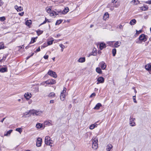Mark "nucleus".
I'll return each mask as SVG.
<instances>
[{
  "instance_id": "obj_1",
  "label": "nucleus",
  "mask_w": 151,
  "mask_h": 151,
  "mask_svg": "<svg viewBox=\"0 0 151 151\" xmlns=\"http://www.w3.org/2000/svg\"><path fill=\"white\" fill-rule=\"evenodd\" d=\"M53 141L51 140V138L49 136H46L45 138V144L48 145L51 147L52 146V144L53 143Z\"/></svg>"
},
{
  "instance_id": "obj_2",
  "label": "nucleus",
  "mask_w": 151,
  "mask_h": 151,
  "mask_svg": "<svg viewBox=\"0 0 151 151\" xmlns=\"http://www.w3.org/2000/svg\"><path fill=\"white\" fill-rule=\"evenodd\" d=\"M92 147L95 150L98 147V140L96 137H95L92 139Z\"/></svg>"
},
{
  "instance_id": "obj_3",
  "label": "nucleus",
  "mask_w": 151,
  "mask_h": 151,
  "mask_svg": "<svg viewBox=\"0 0 151 151\" xmlns=\"http://www.w3.org/2000/svg\"><path fill=\"white\" fill-rule=\"evenodd\" d=\"M30 112L33 115H41L42 114L43 112L40 111H38L32 109L30 110Z\"/></svg>"
},
{
  "instance_id": "obj_4",
  "label": "nucleus",
  "mask_w": 151,
  "mask_h": 151,
  "mask_svg": "<svg viewBox=\"0 0 151 151\" xmlns=\"http://www.w3.org/2000/svg\"><path fill=\"white\" fill-rule=\"evenodd\" d=\"M61 10L60 9H54L52 11L51 13H50V16H56L59 15V14H61Z\"/></svg>"
},
{
  "instance_id": "obj_5",
  "label": "nucleus",
  "mask_w": 151,
  "mask_h": 151,
  "mask_svg": "<svg viewBox=\"0 0 151 151\" xmlns=\"http://www.w3.org/2000/svg\"><path fill=\"white\" fill-rule=\"evenodd\" d=\"M147 36L144 34H141L139 37V40L144 42L147 41Z\"/></svg>"
},
{
  "instance_id": "obj_6",
  "label": "nucleus",
  "mask_w": 151,
  "mask_h": 151,
  "mask_svg": "<svg viewBox=\"0 0 151 151\" xmlns=\"http://www.w3.org/2000/svg\"><path fill=\"white\" fill-rule=\"evenodd\" d=\"M47 74L48 75L55 78H56L57 77L56 73L51 70H49Z\"/></svg>"
},
{
  "instance_id": "obj_7",
  "label": "nucleus",
  "mask_w": 151,
  "mask_h": 151,
  "mask_svg": "<svg viewBox=\"0 0 151 151\" xmlns=\"http://www.w3.org/2000/svg\"><path fill=\"white\" fill-rule=\"evenodd\" d=\"M45 83L47 84L52 85L55 83L56 81L53 79H49L45 81Z\"/></svg>"
},
{
  "instance_id": "obj_8",
  "label": "nucleus",
  "mask_w": 151,
  "mask_h": 151,
  "mask_svg": "<svg viewBox=\"0 0 151 151\" xmlns=\"http://www.w3.org/2000/svg\"><path fill=\"white\" fill-rule=\"evenodd\" d=\"M97 82L96 83L97 84H99L100 83H103L104 81V79L102 77H99L97 79Z\"/></svg>"
},
{
  "instance_id": "obj_9",
  "label": "nucleus",
  "mask_w": 151,
  "mask_h": 151,
  "mask_svg": "<svg viewBox=\"0 0 151 151\" xmlns=\"http://www.w3.org/2000/svg\"><path fill=\"white\" fill-rule=\"evenodd\" d=\"M24 96L26 100H28L31 98L32 95L30 93L27 92L24 94Z\"/></svg>"
},
{
  "instance_id": "obj_10",
  "label": "nucleus",
  "mask_w": 151,
  "mask_h": 151,
  "mask_svg": "<svg viewBox=\"0 0 151 151\" xmlns=\"http://www.w3.org/2000/svg\"><path fill=\"white\" fill-rule=\"evenodd\" d=\"M99 65L102 70H105L106 67V64L104 61H101L100 62Z\"/></svg>"
},
{
  "instance_id": "obj_11",
  "label": "nucleus",
  "mask_w": 151,
  "mask_h": 151,
  "mask_svg": "<svg viewBox=\"0 0 151 151\" xmlns=\"http://www.w3.org/2000/svg\"><path fill=\"white\" fill-rule=\"evenodd\" d=\"M135 118L130 117L129 124L131 126L133 127L136 125V124L134 122Z\"/></svg>"
},
{
  "instance_id": "obj_12",
  "label": "nucleus",
  "mask_w": 151,
  "mask_h": 151,
  "mask_svg": "<svg viewBox=\"0 0 151 151\" xmlns=\"http://www.w3.org/2000/svg\"><path fill=\"white\" fill-rule=\"evenodd\" d=\"M42 141V139L39 137L37 139L36 142V146L38 147H40L41 145V142Z\"/></svg>"
},
{
  "instance_id": "obj_13",
  "label": "nucleus",
  "mask_w": 151,
  "mask_h": 151,
  "mask_svg": "<svg viewBox=\"0 0 151 151\" xmlns=\"http://www.w3.org/2000/svg\"><path fill=\"white\" fill-rule=\"evenodd\" d=\"M32 114L30 113V110L28 112H26L23 114V117L24 118H26L27 117H29Z\"/></svg>"
},
{
  "instance_id": "obj_14",
  "label": "nucleus",
  "mask_w": 151,
  "mask_h": 151,
  "mask_svg": "<svg viewBox=\"0 0 151 151\" xmlns=\"http://www.w3.org/2000/svg\"><path fill=\"white\" fill-rule=\"evenodd\" d=\"M106 47V44L103 42H101L99 43V49L101 50H102Z\"/></svg>"
},
{
  "instance_id": "obj_15",
  "label": "nucleus",
  "mask_w": 151,
  "mask_h": 151,
  "mask_svg": "<svg viewBox=\"0 0 151 151\" xmlns=\"http://www.w3.org/2000/svg\"><path fill=\"white\" fill-rule=\"evenodd\" d=\"M121 42L120 41H117L115 42L114 43L113 47H118L121 45Z\"/></svg>"
},
{
  "instance_id": "obj_16",
  "label": "nucleus",
  "mask_w": 151,
  "mask_h": 151,
  "mask_svg": "<svg viewBox=\"0 0 151 151\" xmlns=\"http://www.w3.org/2000/svg\"><path fill=\"white\" fill-rule=\"evenodd\" d=\"M69 9L68 7H66L64 9L63 11H61V14H65L69 11Z\"/></svg>"
},
{
  "instance_id": "obj_17",
  "label": "nucleus",
  "mask_w": 151,
  "mask_h": 151,
  "mask_svg": "<svg viewBox=\"0 0 151 151\" xmlns=\"http://www.w3.org/2000/svg\"><path fill=\"white\" fill-rule=\"evenodd\" d=\"M145 69L148 71L151 70V63L147 64L145 66Z\"/></svg>"
},
{
  "instance_id": "obj_18",
  "label": "nucleus",
  "mask_w": 151,
  "mask_h": 151,
  "mask_svg": "<svg viewBox=\"0 0 151 151\" xmlns=\"http://www.w3.org/2000/svg\"><path fill=\"white\" fill-rule=\"evenodd\" d=\"M140 9L142 11H145L147 10L148 7L146 5H144L143 6L141 7Z\"/></svg>"
},
{
  "instance_id": "obj_19",
  "label": "nucleus",
  "mask_w": 151,
  "mask_h": 151,
  "mask_svg": "<svg viewBox=\"0 0 151 151\" xmlns=\"http://www.w3.org/2000/svg\"><path fill=\"white\" fill-rule=\"evenodd\" d=\"M44 124L45 125H47L48 126L52 125V121L51 120L46 121L44 122Z\"/></svg>"
},
{
  "instance_id": "obj_20",
  "label": "nucleus",
  "mask_w": 151,
  "mask_h": 151,
  "mask_svg": "<svg viewBox=\"0 0 151 151\" xmlns=\"http://www.w3.org/2000/svg\"><path fill=\"white\" fill-rule=\"evenodd\" d=\"M113 147V146L111 144H109L107 145L106 150L108 151H110Z\"/></svg>"
},
{
  "instance_id": "obj_21",
  "label": "nucleus",
  "mask_w": 151,
  "mask_h": 151,
  "mask_svg": "<svg viewBox=\"0 0 151 151\" xmlns=\"http://www.w3.org/2000/svg\"><path fill=\"white\" fill-rule=\"evenodd\" d=\"M65 94L64 93L61 92L60 95V99L61 101H63L65 99Z\"/></svg>"
},
{
  "instance_id": "obj_22",
  "label": "nucleus",
  "mask_w": 151,
  "mask_h": 151,
  "mask_svg": "<svg viewBox=\"0 0 151 151\" xmlns=\"http://www.w3.org/2000/svg\"><path fill=\"white\" fill-rule=\"evenodd\" d=\"M102 106L101 104L100 103L97 104L95 107L94 108V109L98 110L100 108V107Z\"/></svg>"
},
{
  "instance_id": "obj_23",
  "label": "nucleus",
  "mask_w": 151,
  "mask_h": 151,
  "mask_svg": "<svg viewBox=\"0 0 151 151\" xmlns=\"http://www.w3.org/2000/svg\"><path fill=\"white\" fill-rule=\"evenodd\" d=\"M85 57H81L78 60V62L79 63H83L85 61Z\"/></svg>"
},
{
  "instance_id": "obj_24",
  "label": "nucleus",
  "mask_w": 151,
  "mask_h": 151,
  "mask_svg": "<svg viewBox=\"0 0 151 151\" xmlns=\"http://www.w3.org/2000/svg\"><path fill=\"white\" fill-rule=\"evenodd\" d=\"M15 8L18 12L21 11L23 10V8L21 6L19 7L17 5L15 6Z\"/></svg>"
},
{
  "instance_id": "obj_25",
  "label": "nucleus",
  "mask_w": 151,
  "mask_h": 151,
  "mask_svg": "<svg viewBox=\"0 0 151 151\" xmlns=\"http://www.w3.org/2000/svg\"><path fill=\"white\" fill-rule=\"evenodd\" d=\"M12 131H13L12 130L10 129V130H9V131H7L6 132H5V133L4 134V136H9Z\"/></svg>"
},
{
  "instance_id": "obj_26",
  "label": "nucleus",
  "mask_w": 151,
  "mask_h": 151,
  "mask_svg": "<svg viewBox=\"0 0 151 151\" xmlns=\"http://www.w3.org/2000/svg\"><path fill=\"white\" fill-rule=\"evenodd\" d=\"M46 10L47 12L50 14V13H51L52 11L51 10V7H47L46 8Z\"/></svg>"
},
{
  "instance_id": "obj_27",
  "label": "nucleus",
  "mask_w": 151,
  "mask_h": 151,
  "mask_svg": "<svg viewBox=\"0 0 151 151\" xmlns=\"http://www.w3.org/2000/svg\"><path fill=\"white\" fill-rule=\"evenodd\" d=\"M32 22L31 20H27L25 22V24L28 26H29L32 24Z\"/></svg>"
},
{
  "instance_id": "obj_28",
  "label": "nucleus",
  "mask_w": 151,
  "mask_h": 151,
  "mask_svg": "<svg viewBox=\"0 0 151 151\" xmlns=\"http://www.w3.org/2000/svg\"><path fill=\"white\" fill-rule=\"evenodd\" d=\"M136 22V21L135 19H132L130 21L129 24L131 25H133L135 24Z\"/></svg>"
},
{
  "instance_id": "obj_29",
  "label": "nucleus",
  "mask_w": 151,
  "mask_h": 151,
  "mask_svg": "<svg viewBox=\"0 0 151 151\" xmlns=\"http://www.w3.org/2000/svg\"><path fill=\"white\" fill-rule=\"evenodd\" d=\"M42 127V125L41 123H37L36 125V127L38 129L41 128Z\"/></svg>"
},
{
  "instance_id": "obj_30",
  "label": "nucleus",
  "mask_w": 151,
  "mask_h": 151,
  "mask_svg": "<svg viewBox=\"0 0 151 151\" xmlns=\"http://www.w3.org/2000/svg\"><path fill=\"white\" fill-rule=\"evenodd\" d=\"M131 2L133 3L134 5H137L140 3L139 1L138 0H137V1L136 0H132Z\"/></svg>"
},
{
  "instance_id": "obj_31",
  "label": "nucleus",
  "mask_w": 151,
  "mask_h": 151,
  "mask_svg": "<svg viewBox=\"0 0 151 151\" xmlns=\"http://www.w3.org/2000/svg\"><path fill=\"white\" fill-rule=\"evenodd\" d=\"M7 71V69L6 68H2L0 69V72L1 73H4Z\"/></svg>"
},
{
  "instance_id": "obj_32",
  "label": "nucleus",
  "mask_w": 151,
  "mask_h": 151,
  "mask_svg": "<svg viewBox=\"0 0 151 151\" xmlns=\"http://www.w3.org/2000/svg\"><path fill=\"white\" fill-rule=\"evenodd\" d=\"M55 96V94L53 92L50 93L48 95V96L51 98H52L54 97Z\"/></svg>"
},
{
  "instance_id": "obj_33",
  "label": "nucleus",
  "mask_w": 151,
  "mask_h": 151,
  "mask_svg": "<svg viewBox=\"0 0 151 151\" xmlns=\"http://www.w3.org/2000/svg\"><path fill=\"white\" fill-rule=\"evenodd\" d=\"M109 17V14L108 13L106 12L104 14L103 16V19H104L105 20L107 18H108Z\"/></svg>"
},
{
  "instance_id": "obj_34",
  "label": "nucleus",
  "mask_w": 151,
  "mask_h": 151,
  "mask_svg": "<svg viewBox=\"0 0 151 151\" xmlns=\"http://www.w3.org/2000/svg\"><path fill=\"white\" fill-rule=\"evenodd\" d=\"M96 71L99 74H101L102 73V71L101 68L99 67H97L96 68Z\"/></svg>"
},
{
  "instance_id": "obj_35",
  "label": "nucleus",
  "mask_w": 151,
  "mask_h": 151,
  "mask_svg": "<svg viewBox=\"0 0 151 151\" xmlns=\"http://www.w3.org/2000/svg\"><path fill=\"white\" fill-rule=\"evenodd\" d=\"M114 42V41H109L107 42V43L109 45L112 47H113V43Z\"/></svg>"
},
{
  "instance_id": "obj_36",
  "label": "nucleus",
  "mask_w": 151,
  "mask_h": 151,
  "mask_svg": "<svg viewBox=\"0 0 151 151\" xmlns=\"http://www.w3.org/2000/svg\"><path fill=\"white\" fill-rule=\"evenodd\" d=\"M37 37H35L32 38L31 39V41H30L29 44H31V43H33L34 42H36L35 40H36L37 39Z\"/></svg>"
},
{
  "instance_id": "obj_37",
  "label": "nucleus",
  "mask_w": 151,
  "mask_h": 151,
  "mask_svg": "<svg viewBox=\"0 0 151 151\" xmlns=\"http://www.w3.org/2000/svg\"><path fill=\"white\" fill-rule=\"evenodd\" d=\"M63 22V20L62 19H59L58 20H57L56 22L55 23V25H58L60 24V23H61L62 22Z\"/></svg>"
},
{
  "instance_id": "obj_38",
  "label": "nucleus",
  "mask_w": 151,
  "mask_h": 151,
  "mask_svg": "<svg viewBox=\"0 0 151 151\" xmlns=\"http://www.w3.org/2000/svg\"><path fill=\"white\" fill-rule=\"evenodd\" d=\"M36 32L37 35L39 36L42 33L43 31L41 30L40 29H38L36 31Z\"/></svg>"
},
{
  "instance_id": "obj_39",
  "label": "nucleus",
  "mask_w": 151,
  "mask_h": 151,
  "mask_svg": "<svg viewBox=\"0 0 151 151\" xmlns=\"http://www.w3.org/2000/svg\"><path fill=\"white\" fill-rule=\"evenodd\" d=\"M16 131L19 132L21 134L22 131V128H17L16 129Z\"/></svg>"
},
{
  "instance_id": "obj_40",
  "label": "nucleus",
  "mask_w": 151,
  "mask_h": 151,
  "mask_svg": "<svg viewBox=\"0 0 151 151\" xmlns=\"http://www.w3.org/2000/svg\"><path fill=\"white\" fill-rule=\"evenodd\" d=\"M60 46L61 48V52H63V49L65 48V46L62 44H60L59 45Z\"/></svg>"
},
{
  "instance_id": "obj_41",
  "label": "nucleus",
  "mask_w": 151,
  "mask_h": 151,
  "mask_svg": "<svg viewBox=\"0 0 151 151\" xmlns=\"http://www.w3.org/2000/svg\"><path fill=\"white\" fill-rule=\"evenodd\" d=\"M116 50L115 48H114L112 50V52L113 54V56H115L116 53Z\"/></svg>"
},
{
  "instance_id": "obj_42",
  "label": "nucleus",
  "mask_w": 151,
  "mask_h": 151,
  "mask_svg": "<svg viewBox=\"0 0 151 151\" xmlns=\"http://www.w3.org/2000/svg\"><path fill=\"white\" fill-rule=\"evenodd\" d=\"M6 20V18L4 17H0V21L1 22H3Z\"/></svg>"
},
{
  "instance_id": "obj_43",
  "label": "nucleus",
  "mask_w": 151,
  "mask_h": 151,
  "mask_svg": "<svg viewBox=\"0 0 151 151\" xmlns=\"http://www.w3.org/2000/svg\"><path fill=\"white\" fill-rule=\"evenodd\" d=\"M53 40H50L48 41L47 42V46L49 45H50L52 44L53 42Z\"/></svg>"
},
{
  "instance_id": "obj_44",
  "label": "nucleus",
  "mask_w": 151,
  "mask_h": 151,
  "mask_svg": "<svg viewBox=\"0 0 151 151\" xmlns=\"http://www.w3.org/2000/svg\"><path fill=\"white\" fill-rule=\"evenodd\" d=\"M7 56L5 55V56H4L3 58L1 60H0V62H3V61H4L6 58Z\"/></svg>"
},
{
  "instance_id": "obj_45",
  "label": "nucleus",
  "mask_w": 151,
  "mask_h": 151,
  "mask_svg": "<svg viewBox=\"0 0 151 151\" xmlns=\"http://www.w3.org/2000/svg\"><path fill=\"white\" fill-rule=\"evenodd\" d=\"M47 46V45H46V44H44L41 46V48L43 49Z\"/></svg>"
},
{
  "instance_id": "obj_46",
  "label": "nucleus",
  "mask_w": 151,
  "mask_h": 151,
  "mask_svg": "<svg viewBox=\"0 0 151 151\" xmlns=\"http://www.w3.org/2000/svg\"><path fill=\"white\" fill-rule=\"evenodd\" d=\"M4 49V44L3 43H2V44L0 45V50L3 49Z\"/></svg>"
},
{
  "instance_id": "obj_47",
  "label": "nucleus",
  "mask_w": 151,
  "mask_h": 151,
  "mask_svg": "<svg viewBox=\"0 0 151 151\" xmlns=\"http://www.w3.org/2000/svg\"><path fill=\"white\" fill-rule=\"evenodd\" d=\"M89 128L91 129H93L94 128V126L93 124L91 125L90 126Z\"/></svg>"
},
{
  "instance_id": "obj_48",
  "label": "nucleus",
  "mask_w": 151,
  "mask_h": 151,
  "mask_svg": "<svg viewBox=\"0 0 151 151\" xmlns=\"http://www.w3.org/2000/svg\"><path fill=\"white\" fill-rule=\"evenodd\" d=\"M146 4H151V0H149L146 1L144 2Z\"/></svg>"
},
{
  "instance_id": "obj_49",
  "label": "nucleus",
  "mask_w": 151,
  "mask_h": 151,
  "mask_svg": "<svg viewBox=\"0 0 151 151\" xmlns=\"http://www.w3.org/2000/svg\"><path fill=\"white\" fill-rule=\"evenodd\" d=\"M96 96V94L95 93H93L90 95V97L92 98L93 97H94Z\"/></svg>"
},
{
  "instance_id": "obj_50",
  "label": "nucleus",
  "mask_w": 151,
  "mask_h": 151,
  "mask_svg": "<svg viewBox=\"0 0 151 151\" xmlns=\"http://www.w3.org/2000/svg\"><path fill=\"white\" fill-rule=\"evenodd\" d=\"M40 47H39L35 51V52H37L40 51Z\"/></svg>"
},
{
  "instance_id": "obj_51",
  "label": "nucleus",
  "mask_w": 151,
  "mask_h": 151,
  "mask_svg": "<svg viewBox=\"0 0 151 151\" xmlns=\"http://www.w3.org/2000/svg\"><path fill=\"white\" fill-rule=\"evenodd\" d=\"M135 97H136L135 96H133V100H134V101L135 103H137V102L136 100Z\"/></svg>"
},
{
  "instance_id": "obj_52",
  "label": "nucleus",
  "mask_w": 151,
  "mask_h": 151,
  "mask_svg": "<svg viewBox=\"0 0 151 151\" xmlns=\"http://www.w3.org/2000/svg\"><path fill=\"white\" fill-rule=\"evenodd\" d=\"M48 55H45L44 56V58L45 59H47L48 58Z\"/></svg>"
},
{
  "instance_id": "obj_53",
  "label": "nucleus",
  "mask_w": 151,
  "mask_h": 151,
  "mask_svg": "<svg viewBox=\"0 0 151 151\" xmlns=\"http://www.w3.org/2000/svg\"><path fill=\"white\" fill-rule=\"evenodd\" d=\"M136 34H137V35H138L139 33H140L142 32V31L141 30H139V31H138L137 30H136Z\"/></svg>"
},
{
  "instance_id": "obj_54",
  "label": "nucleus",
  "mask_w": 151,
  "mask_h": 151,
  "mask_svg": "<svg viewBox=\"0 0 151 151\" xmlns=\"http://www.w3.org/2000/svg\"><path fill=\"white\" fill-rule=\"evenodd\" d=\"M24 14V12H22L21 13H19V15L20 16H22Z\"/></svg>"
},
{
  "instance_id": "obj_55",
  "label": "nucleus",
  "mask_w": 151,
  "mask_h": 151,
  "mask_svg": "<svg viewBox=\"0 0 151 151\" xmlns=\"http://www.w3.org/2000/svg\"><path fill=\"white\" fill-rule=\"evenodd\" d=\"M66 88L64 87L63 90V91L62 92L63 93H65L66 92Z\"/></svg>"
},
{
  "instance_id": "obj_56",
  "label": "nucleus",
  "mask_w": 151,
  "mask_h": 151,
  "mask_svg": "<svg viewBox=\"0 0 151 151\" xmlns=\"http://www.w3.org/2000/svg\"><path fill=\"white\" fill-rule=\"evenodd\" d=\"M119 6V4L118 3H117V4L114 5V6L116 8H117V7H118Z\"/></svg>"
},
{
  "instance_id": "obj_57",
  "label": "nucleus",
  "mask_w": 151,
  "mask_h": 151,
  "mask_svg": "<svg viewBox=\"0 0 151 151\" xmlns=\"http://www.w3.org/2000/svg\"><path fill=\"white\" fill-rule=\"evenodd\" d=\"M93 124L94 126V128H95L96 127H97V125H98V124H96V123H95Z\"/></svg>"
},
{
  "instance_id": "obj_58",
  "label": "nucleus",
  "mask_w": 151,
  "mask_h": 151,
  "mask_svg": "<svg viewBox=\"0 0 151 151\" xmlns=\"http://www.w3.org/2000/svg\"><path fill=\"white\" fill-rule=\"evenodd\" d=\"M47 20H46V18H45V20L42 23V24L45 23L47 22Z\"/></svg>"
},
{
  "instance_id": "obj_59",
  "label": "nucleus",
  "mask_w": 151,
  "mask_h": 151,
  "mask_svg": "<svg viewBox=\"0 0 151 151\" xmlns=\"http://www.w3.org/2000/svg\"><path fill=\"white\" fill-rule=\"evenodd\" d=\"M32 101L31 100H30L28 101V103L29 104H30L32 103Z\"/></svg>"
},
{
  "instance_id": "obj_60",
  "label": "nucleus",
  "mask_w": 151,
  "mask_h": 151,
  "mask_svg": "<svg viewBox=\"0 0 151 151\" xmlns=\"http://www.w3.org/2000/svg\"><path fill=\"white\" fill-rule=\"evenodd\" d=\"M54 103V101L53 100H51L50 101V103Z\"/></svg>"
},
{
  "instance_id": "obj_61",
  "label": "nucleus",
  "mask_w": 151,
  "mask_h": 151,
  "mask_svg": "<svg viewBox=\"0 0 151 151\" xmlns=\"http://www.w3.org/2000/svg\"><path fill=\"white\" fill-rule=\"evenodd\" d=\"M114 2H115V3H116L117 2V1H116V0H112V3H114Z\"/></svg>"
},
{
  "instance_id": "obj_62",
  "label": "nucleus",
  "mask_w": 151,
  "mask_h": 151,
  "mask_svg": "<svg viewBox=\"0 0 151 151\" xmlns=\"http://www.w3.org/2000/svg\"><path fill=\"white\" fill-rule=\"evenodd\" d=\"M45 83H46L45 81L43 82L42 83H41V84L42 85H44Z\"/></svg>"
},
{
  "instance_id": "obj_63",
  "label": "nucleus",
  "mask_w": 151,
  "mask_h": 151,
  "mask_svg": "<svg viewBox=\"0 0 151 151\" xmlns=\"http://www.w3.org/2000/svg\"><path fill=\"white\" fill-rule=\"evenodd\" d=\"M5 118H4L2 120H1V122H3L4 121V119H5Z\"/></svg>"
},
{
  "instance_id": "obj_64",
  "label": "nucleus",
  "mask_w": 151,
  "mask_h": 151,
  "mask_svg": "<svg viewBox=\"0 0 151 151\" xmlns=\"http://www.w3.org/2000/svg\"><path fill=\"white\" fill-rule=\"evenodd\" d=\"M119 27L120 28H122V26L121 25H119Z\"/></svg>"
}]
</instances>
